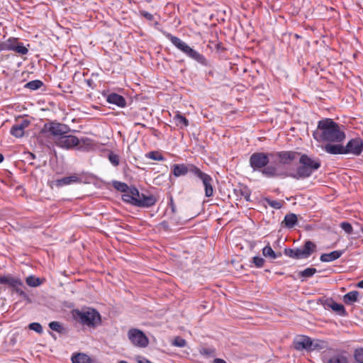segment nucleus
<instances>
[{
    "mask_svg": "<svg viewBox=\"0 0 363 363\" xmlns=\"http://www.w3.org/2000/svg\"><path fill=\"white\" fill-rule=\"evenodd\" d=\"M342 127L331 118H324L318 122L313 137L317 141L340 143L345 138Z\"/></svg>",
    "mask_w": 363,
    "mask_h": 363,
    "instance_id": "obj_1",
    "label": "nucleus"
},
{
    "mask_svg": "<svg viewBox=\"0 0 363 363\" xmlns=\"http://www.w3.org/2000/svg\"><path fill=\"white\" fill-rule=\"evenodd\" d=\"M299 163L300 166L297 168L296 172L291 173L289 177L296 179L308 178L321 165L318 158L311 157L305 154L301 155Z\"/></svg>",
    "mask_w": 363,
    "mask_h": 363,
    "instance_id": "obj_2",
    "label": "nucleus"
},
{
    "mask_svg": "<svg viewBox=\"0 0 363 363\" xmlns=\"http://www.w3.org/2000/svg\"><path fill=\"white\" fill-rule=\"evenodd\" d=\"M167 38L171 43L181 52L188 56L189 58L195 60L203 66H208V60L206 58L198 51L188 45L185 42L180 38L168 33Z\"/></svg>",
    "mask_w": 363,
    "mask_h": 363,
    "instance_id": "obj_3",
    "label": "nucleus"
},
{
    "mask_svg": "<svg viewBox=\"0 0 363 363\" xmlns=\"http://www.w3.org/2000/svg\"><path fill=\"white\" fill-rule=\"evenodd\" d=\"M72 315L74 320L79 323L89 328H96L101 324V319L99 313L93 308L85 310H74Z\"/></svg>",
    "mask_w": 363,
    "mask_h": 363,
    "instance_id": "obj_4",
    "label": "nucleus"
},
{
    "mask_svg": "<svg viewBox=\"0 0 363 363\" xmlns=\"http://www.w3.org/2000/svg\"><path fill=\"white\" fill-rule=\"evenodd\" d=\"M316 250V245L306 240L303 247L295 249H285L284 254L293 259H301L309 257Z\"/></svg>",
    "mask_w": 363,
    "mask_h": 363,
    "instance_id": "obj_5",
    "label": "nucleus"
},
{
    "mask_svg": "<svg viewBox=\"0 0 363 363\" xmlns=\"http://www.w3.org/2000/svg\"><path fill=\"white\" fill-rule=\"evenodd\" d=\"M319 302L323 306L325 309L331 310L338 315L345 316L347 315L344 306L335 302L332 298L323 296L318 299Z\"/></svg>",
    "mask_w": 363,
    "mask_h": 363,
    "instance_id": "obj_6",
    "label": "nucleus"
},
{
    "mask_svg": "<svg viewBox=\"0 0 363 363\" xmlns=\"http://www.w3.org/2000/svg\"><path fill=\"white\" fill-rule=\"evenodd\" d=\"M128 339L133 345L138 347H146L149 340L145 333L136 328L129 330L128 333Z\"/></svg>",
    "mask_w": 363,
    "mask_h": 363,
    "instance_id": "obj_7",
    "label": "nucleus"
},
{
    "mask_svg": "<svg viewBox=\"0 0 363 363\" xmlns=\"http://www.w3.org/2000/svg\"><path fill=\"white\" fill-rule=\"evenodd\" d=\"M269 154L264 152H255L250 157V164L254 171H261L269 162Z\"/></svg>",
    "mask_w": 363,
    "mask_h": 363,
    "instance_id": "obj_8",
    "label": "nucleus"
},
{
    "mask_svg": "<svg viewBox=\"0 0 363 363\" xmlns=\"http://www.w3.org/2000/svg\"><path fill=\"white\" fill-rule=\"evenodd\" d=\"M11 289L12 292L18 294L19 295H26L24 289L26 286L23 281L16 277H13L11 274H7L5 279L4 284Z\"/></svg>",
    "mask_w": 363,
    "mask_h": 363,
    "instance_id": "obj_9",
    "label": "nucleus"
},
{
    "mask_svg": "<svg viewBox=\"0 0 363 363\" xmlns=\"http://www.w3.org/2000/svg\"><path fill=\"white\" fill-rule=\"evenodd\" d=\"M199 169L193 164H175L172 166V174L176 177L185 176L189 172L196 176Z\"/></svg>",
    "mask_w": 363,
    "mask_h": 363,
    "instance_id": "obj_10",
    "label": "nucleus"
},
{
    "mask_svg": "<svg viewBox=\"0 0 363 363\" xmlns=\"http://www.w3.org/2000/svg\"><path fill=\"white\" fill-rule=\"evenodd\" d=\"M345 155L350 154L354 156H359L363 152V140L360 138H355L350 140L344 146Z\"/></svg>",
    "mask_w": 363,
    "mask_h": 363,
    "instance_id": "obj_11",
    "label": "nucleus"
},
{
    "mask_svg": "<svg viewBox=\"0 0 363 363\" xmlns=\"http://www.w3.org/2000/svg\"><path fill=\"white\" fill-rule=\"evenodd\" d=\"M55 143L57 146L62 148L70 149L77 146L79 140L74 135L64 134L62 136L59 137V138H56Z\"/></svg>",
    "mask_w": 363,
    "mask_h": 363,
    "instance_id": "obj_12",
    "label": "nucleus"
},
{
    "mask_svg": "<svg viewBox=\"0 0 363 363\" xmlns=\"http://www.w3.org/2000/svg\"><path fill=\"white\" fill-rule=\"evenodd\" d=\"M203 183L205 190V196L206 197H211L213 195V179L212 177L203 172L201 169L197 172L196 175Z\"/></svg>",
    "mask_w": 363,
    "mask_h": 363,
    "instance_id": "obj_13",
    "label": "nucleus"
},
{
    "mask_svg": "<svg viewBox=\"0 0 363 363\" xmlns=\"http://www.w3.org/2000/svg\"><path fill=\"white\" fill-rule=\"evenodd\" d=\"M45 127L48 128V132L51 135L55 137V139L66 134L69 130L67 125L60 123H50Z\"/></svg>",
    "mask_w": 363,
    "mask_h": 363,
    "instance_id": "obj_14",
    "label": "nucleus"
},
{
    "mask_svg": "<svg viewBox=\"0 0 363 363\" xmlns=\"http://www.w3.org/2000/svg\"><path fill=\"white\" fill-rule=\"evenodd\" d=\"M312 345V340L306 335H300L294 340L293 345L295 350L301 351L303 350H310Z\"/></svg>",
    "mask_w": 363,
    "mask_h": 363,
    "instance_id": "obj_15",
    "label": "nucleus"
},
{
    "mask_svg": "<svg viewBox=\"0 0 363 363\" xmlns=\"http://www.w3.org/2000/svg\"><path fill=\"white\" fill-rule=\"evenodd\" d=\"M136 206L142 208H148L155 204L157 199L153 195H145L144 194H140L137 196Z\"/></svg>",
    "mask_w": 363,
    "mask_h": 363,
    "instance_id": "obj_16",
    "label": "nucleus"
},
{
    "mask_svg": "<svg viewBox=\"0 0 363 363\" xmlns=\"http://www.w3.org/2000/svg\"><path fill=\"white\" fill-rule=\"evenodd\" d=\"M139 196V191L135 187H131L128 191L123 193L122 199L123 201L136 206L137 196Z\"/></svg>",
    "mask_w": 363,
    "mask_h": 363,
    "instance_id": "obj_17",
    "label": "nucleus"
},
{
    "mask_svg": "<svg viewBox=\"0 0 363 363\" xmlns=\"http://www.w3.org/2000/svg\"><path fill=\"white\" fill-rule=\"evenodd\" d=\"M106 101L109 104L116 105L120 108H124L126 106L125 99L116 93H111L106 96Z\"/></svg>",
    "mask_w": 363,
    "mask_h": 363,
    "instance_id": "obj_18",
    "label": "nucleus"
},
{
    "mask_svg": "<svg viewBox=\"0 0 363 363\" xmlns=\"http://www.w3.org/2000/svg\"><path fill=\"white\" fill-rule=\"evenodd\" d=\"M300 153L293 151H283L277 153V157L280 159V162L283 164H289L294 160L297 155Z\"/></svg>",
    "mask_w": 363,
    "mask_h": 363,
    "instance_id": "obj_19",
    "label": "nucleus"
},
{
    "mask_svg": "<svg viewBox=\"0 0 363 363\" xmlns=\"http://www.w3.org/2000/svg\"><path fill=\"white\" fill-rule=\"evenodd\" d=\"M342 255V251L335 250L330 253H324L320 255V259L323 262H329L337 259Z\"/></svg>",
    "mask_w": 363,
    "mask_h": 363,
    "instance_id": "obj_20",
    "label": "nucleus"
},
{
    "mask_svg": "<svg viewBox=\"0 0 363 363\" xmlns=\"http://www.w3.org/2000/svg\"><path fill=\"white\" fill-rule=\"evenodd\" d=\"M324 363H348V357L344 353H336L327 358Z\"/></svg>",
    "mask_w": 363,
    "mask_h": 363,
    "instance_id": "obj_21",
    "label": "nucleus"
},
{
    "mask_svg": "<svg viewBox=\"0 0 363 363\" xmlns=\"http://www.w3.org/2000/svg\"><path fill=\"white\" fill-rule=\"evenodd\" d=\"M324 150L331 155H345L344 146L341 145L327 144L325 145Z\"/></svg>",
    "mask_w": 363,
    "mask_h": 363,
    "instance_id": "obj_22",
    "label": "nucleus"
},
{
    "mask_svg": "<svg viewBox=\"0 0 363 363\" xmlns=\"http://www.w3.org/2000/svg\"><path fill=\"white\" fill-rule=\"evenodd\" d=\"M80 182V179L79 177H77L76 175H72L69 177H63L60 179H57L56 181V185L57 186H62L69 185L72 183H77V182Z\"/></svg>",
    "mask_w": 363,
    "mask_h": 363,
    "instance_id": "obj_23",
    "label": "nucleus"
},
{
    "mask_svg": "<svg viewBox=\"0 0 363 363\" xmlns=\"http://www.w3.org/2000/svg\"><path fill=\"white\" fill-rule=\"evenodd\" d=\"M25 281L26 285L30 287H37L45 281V279L37 277L34 275H30L26 278Z\"/></svg>",
    "mask_w": 363,
    "mask_h": 363,
    "instance_id": "obj_24",
    "label": "nucleus"
},
{
    "mask_svg": "<svg viewBox=\"0 0 363 363\" xmlns=\"http://www.w3.org/2000/svg\"><path fill=\"white\" fill-rule=\"evenodd\" d=\"M72 363H91V357L84 353H76L72 356Z\"/></svg>",
    "mask_w": 363,
    "mask_h": 363,
    "instance_id": "obj_25",
    "label": "nucleus"
},
{
    "mask_svg": "<svg viewBox=\"0 0 363 363\" xmlns=\"http://www.w3.org/2000/svg\"><path fill=\"white\" fill-rule=\"evenodd\" d=\"M297 222V217L294 213H289L286 214L284 217V219L282 223L284 224V226L289 228H293Z\"/></svg>",
    "mask_w": 363,
    "mask_h": 363,
    "instance_id": "obj_26",
    "label": "nucleus"
},
{
    "mask_svg": "<svg viewBox=\"0 0 363 363\" xmlns=\"http://www.w3.org/2000/svg\"><path fill=\"white\" fill-rule=\"evenodd\" d=\"M235 191L238 196L243 198L246 201H250V191L247 186H240L238 189H235Z\"/></svg>",
    "mask_w": 363,
    "mask_h": 363,
    "instance_id": "obj_27",
    "label": "nucleus"
},
{
    "mask_svg": "<svg viewBox=\"0 0 363 363\" xmlns=\"http://www.w3.org/2000/svg\"><path fill=\"white\" fill-rule=\"evenodd\" d=\"M174 121L176 125L181 128L189 125V121L179 112L174 116Z\"/></svg>",
    "mask_w": 363,
    "mask_h": 363,
    "instance_id": "obj_28",
    "label": "nucleus"
},
{
    "mask_svg": "<svg viewBox=\"0 0 363 363\" xmlns=\"http://www.w3.org/2000/svg\"><path fill=\"white\" fill-rule=\"evenodd\" d=\"M262 174L267 177H274L277 176V169L273 166H266L261 171Z\"/></svg>",
    "mask_w": 363,
    "mask_h": 363,
    "instance_id": "obj_29",
    "label": "nucleus"
},
{
    "mask_svg": "<svg viewBox=\"0 0 363 363\" xmlns=\"http://www.w3.org/2000/svg\"><path fill=\"white\" fill-rule=\"evenodd\" d=\"M18 41L16 38H11L4 42V50H14Z\"/></svg>",
    "mask_w": 363,
    "mask_h": 363,
    "instance_id": "obj_30",
    "label": "nucleus"
},
{
    "mask_svg": "<svg viewBox=\"0 0 363 363\" xmlns=\"http://www.w3.org/2000/svg\"><path fill=\"white\" fill-rule=\"evenodd\" d=\"M199 353L205 357H213L216 355V349L213 347H202L199 350Z\"/></svg>",
    "mask_w": 363,
    "mask_h": 363,
    "instance_id": "obj_31",
    "label": "nucleus"
},
{
    "mask_svg": "<svg viewBox=\"0 0 363 363\" xmlns=\"http://www.w3.org/2000/svg\"><path fill=\"white\" fill-rule=\"evenodd\" d=\"M262 255L266 257H269L273 259L278 257V255L274 252L269 243L262 249Z\"/></svg>",
    "mask_w": 363,
    "mask_h": 363,
    "instance_id": "obj_32",
    "label": "nucleus"
},
{
    "mask_svg": "<svg viewBox=\"0 0 363 363\" xmlns=\"http://www.w3.org/2000/svg\"><path fill=\"white\" fill-rule=\"evenodd\" d=\"M43 85V83L42 81L36 79L26 83L25 87L34 91L40 89Z\"/></svg>",
    "mask_w": 363,
    "mask_h": 363,
    "instance_id": "obj_33",
    "label": "nucleus"
},
{
    "mask_svg": "<svg viewBox=\"0 0 363 363\" xmlns=\"http://www.w3.org/2000/svg\"><path fill=\"white\" fill-rule=\"evenodd\" d=\"M325 347H326V342L323 340H312V345H311V347L310 348V350H323V349H325Z\"/></svg>",
    "mask_w": 363,
    "mask_h": 363,
    "instance_id": "obj_34",
    "label": "nucleus"
},
{
    "mask_svg": "<svg viewBox=\"0 0 363 363\" xmlns=\"http://www.w3.org/2000/svg\"><path fill=\"white\" fill-rule=\"evenodd\" d=\"M11 134L16 138H21L24 134V130L22 128L19 127L18 125H14L11 129Z\"/></svg>",
    "mask_w": 363,
    "mask_h": 363,
    "instance_id": "obj_35",
    "label": "nucleus"
},
{
    "mask_svg": "<svg viewBox=\"0 0 363 363\" xmlns=\"http://www.w3.org/2000/svg\"><path fill=\"white\" fill-rule=\"evenodd\" d=\"M147 158H150L156 161H163L164 160V157L157 151L150 152L146 155Z\"/></svg>",
    "mask_w": 363,
    "mask_h": 363,
    "instance_id": "obj_36",
    "label": "nucleus"
},
{
    "mask_svg": "<svg viewBox=\"0 0 363 363\" xmlns=\"http://www.w3.org/2000/svg\"><path fill=\"white\" fill-rule=\"evenodd\" d=\"M113 186L116 189L123 193L128 191L130 189L125 183L121 182H114Z\"/></svg>",
    "mask_w": 363,
    "mask_h": 363,
    "instance_id": "obj_37",
    "label": "nucleus"
},
{
    "mask_svg": "<svg viewBox=\"0 0 363 363\" xmlns=\"http://www.w3.org/2000/svg\"><path fill=\"white\" fill-rule=\"evenodd\" d=\"M317 272L315 268L308 267L299 272L301 277L308 278L312 277Z\"/></svg>",
    "mask_w": 363,
    "mask_h": 363,
    "instance_id": "obj_38",
    "label": "nucleus"
},
{
    "mask_svg": "<svg viewBox=\"0 0 363 363\" xmlns=\"http://www.w3.org/2000/svg\"><path fill=\"white\" fill-rule=\"evenodd\" d=\"M172 345L178 347H184L186 345V341L184 338L177 336L172 340Z\"/></svg>",
    "mask_w": 363,
    "mask_h": 363,
    "instance_id": "obj_39",
    "label": "nucleus"
},
{
    "mask_svg": "<svg viewBox=\"0 0 363 363\" xmlns=\"http://www.w3.org/2000/svg\"><path fill=\"white\" fill-rule=\"evenodd\" d=\"M14 51L21 55H26L28 52V50L23 45L22 43L18 42L14 49Z\"/></svg>",
    "mask_w": 363,
    "mask_h": 363,
    "instance_id": "obj_40",
    "label": "nucleus"
},
{
    "mask_svg": "<svg viewBox=\"0 0 363 363\" xmlns=\"http://www.w3.org/2000/svg\"><path fill=\"white\" fill-rule=\"evenodd\" d=\"M49 327L51 330L61 333L63 330L62 325L57 321H52L49 323Z\"/></svg>",
    "mask_w": 363,
    "mask_h": 363,
    "instance_id": "obj_41",
    "label": "nucleus"
},
{
    "mask_svg": "<svg viewBox=\"0 0 363 363\" xmlns=\"http://www.w3.org/2000/svg\"><path fill=\"white\" fill-rule=\"evenodd\" d=\"M354 356L357 362L363 363V348L357 349Z\"/></svg>",
    "mask_w": 363,
    "mask_h": 363,
    "instance_id": "obj_42",
    "label": "nucleus"
},
{
    "mask_svg": "<svg viewBox=\"0 0 363 363\" xmlns=\"http://www.w3.org/2000/svg\"><path fill=\"white\" fill-rule=\"evenodd\" d=\"M265 260L261 257H254L252 258V263L258 268L262 267L264 264Z\"/></svg>",
    "mask_w": 363,
    "mask_h": 363,
    "instance_id": "obj_43",
    "label": "nucleus"
},
{
    "mask_svg": "<svg viewBox=\"0 0 363 363\" xmlns=\"http://www.w3.org/2000/svg\"><path fill=\"white\" fill-rule=\"evenodd\" d=\"M340 225L346 233L351 234L352 233L353 228L350 223L342 222Z\"/></svg>",
    "mask_w": 363,
    "mask_h": 363,
    "instance_id": "obj_44",
    "label": "nucleus"
},
{
    "mask_svg": "<svg viewBox=\"0 0 363 363\" xmlns=\"http://www.w3.org/2000/svg\"><path fill=\"white\" fill-rule=\"evenodd\" d=\"M29 329L37 332L38 333H43V328L41 325L38 323H32L29 325Z\"/></svg>",
    "mask_w": 363,
    "mask_h": 363,
    "instance_id": "obj_45",
    "label": "nucleus"
},
{
    "mask_svg": "<svg viewBox=\"0 0 363 363\" xmlns=\"http://www.w3.org/2000/svg\"><path fill=\"white\" fill-rule=\"evenodd\" d=\"M108 160L114 166H118L119 164V157L117 155L111 153L108 155Z\"/></svg>",
    "mask_w": 363,
    "mask_h": 363,
    "instance_id": "obj_46",
    "label": "nucleus"
},
{
    "mask_svg": "<svg viewBox=\"0 0 363 363\" xmlns=\"http://www.w3.org/2000/svg\"><path fill=\"white\" fill-rule=\"evenodd\" d=\"M358 296H344V301L347 304H352L358 301Z\"/></svg>",
    "mask_w": 363,
    "mask_h": 363,
    "instance_id": "obj_47",
    "label": "nucleus"
},
{
    "mask_svg": "<svg viewBox=\"0 0 363 363\" xmlns=\"http://www.w3.org/2000/svg\"><path fill=\"white\" fill-rule=\"evenodd\" d=\"M267 203H268V204L270 206H272V207H273L274 208H277V209H279V208H280L281 207V203L279 201H269V200H268Z\"/></svg>",
    "mask_w": 363,
    "mask_h": 363,
    "instance_id": "obj_48",
    "label": "nucleus"
},
{
    "mask_svg": "<svg viewBox=\"0 0 363 363\" xmlns=\"http://www.w3.org/2000/svg\"><path fill=\"white\" fill-rule=\"evenodd\" d=\"M140 15L145 17L146 19L149 21L153 20V16L150 13L145 11H140Z\"/></svg>",
    "mask_w": 363,
    "mask_h": 363,
    "instance_id": "obj_49",
    "label": "nucleus"
},
{
    "mask_svg": "<svg viewBox=\"0 0 363 363\" xmlns=\"http://www.w3.org/2000/svg\"><path fill=\"white\" fill-rule=\"evenodd\" d=\"M19 127L22 128V129L24 130V129L30 125V121L28 120H23L20 123H17Z\"/></svg>",
    "mask_w": 363,
    "mask_h": 363,
    "instance_id": "obj_50",
    "label": "nucleus"
},
{
    "mask_svg": "<svg viewBox=\"0 0 363 363\" xmlns=\"http://www.w3.org/2000/svg\"><path fill=\"white\" fill-rule=\"evenodd\" d=\"M138 363H153L151 361H150L149 359L145 358V357H143L141 358L140 359H139L138 361Z\"/></svg>",
    "mask_w": 363,
    "mask_h": 363,
    "instance_id": "obj_51",
    "label": "nucleus"
},
{
    "mask_svg": "<svg viewBox=\"0 0 363 363\" xmlns=\"http://www.w3.org/2000/svg\"><path fill=\"white\" fill-rule=\"evenodd\" d=\"M6 277V274H0V284L4 285L5 279Z\"/></svg>",
    "mask_w": 363,
    "mask_h": 363,
    "instance_id": "obj_52",
    "label": "nucleus"
},
{
    "mask_svg": "<svg viewBox=\"0 0 363 363\" xmlns=\"http://www.w3.org/2000/svg\"><path fill=\"white\" fill-rule=\"evenodd\" d=\"M213 363H227V362L223 359L216 358L213 360Z\"/></svg>",
    "mask_w": 363,
    "mask_h": 363,
    "instance_id": "obj_53",
    "label": "nucleus"
},
{
    "mask_svg": "<svg viewBox=\"0 0 363 363\" xmlns=\"http://www.w3.org/2000/svg\"><path fill=\"white\" fill-rule=\"evenodd\" d=\"M345 295H358V291L356 290H353V291H349Z\"/></svg>",
    "mask_w": 363,
    "mask_h": 363,
    "instance_id": "obj_54",
    "label": "nucleus"
},
{
    "mask_svg": "<svg viewBox=\"0 0 363 363\" xmlns=\"http://www.w3.org/2000/svg\"><path fill=\"white\" fill-rule=\"evenodd\" d=\"M357 286L359 288H363V279L357 283Z\"/></svg>",
    "mask_w": 363,
    "mask_h": 363,
    "instance_id": "obj_55",
    "label": "nucleus"
},
{
    "mask_svg": "<svg viewBox=\"0 0 363 363\" xmlns=\"http://www.w3.org/2000/svg\"><path fill=\"white\" fill-rule=\"evenodd\" d=\"M4 50V42H0V52Z\"/></svg>",
    "mask_w": 363,
    "mask_h": 363,
    "instance_id": "obj_56",
    "label": "nucleus"
},
{
    "mask_svg": "<svg viewBox=\"0 0 363 363\" xmlns=\"http://www.w3.org/2000/svg\"><path fill=\"white\" fill-rule=\"evenodd\" d=\"M4 160V156L0 153V163Z\"/></svg>",
    "mask_w": 363,
    "mask_h": 363,
    "instance_id": "obj_57",
    "label": "nucleus"
},
{
    "mask_svg": "<svg viewBox=\"0 0 363 363\" xmlns=\"http://www.w3.org/2000/svg\"><path fill=\"white\" fill-rule=\"evenodd\" d=\"M161 225H162L164 227L167 226V223L165 221H163Z\"/></svg>",
    "mask_w": 363,
    "mask_h": 363,
    "instance_id": "obj_58",
    "label": "nucleus"
},
{
    "mask_svg": "<svg viewBox=\"0 0 363 363\" xmlns=\"http://www.w3.org/2000/svg\"><path fill=\"white\" fill-rule=\"evenodd\" d=\"M135 125H141V126H143V127H145V126L144 124H143V123H136Z\"/></svg>",
    "mask_w": 363,
    "mask_h": 363,
    "instance_id": "obj_59",
    "label": "nucleus"
},
{
    "mask_svg": "<svg viewBox=\"0 0 363 363\" xmlns=\"http://www.w3.org/2000/svg\"><path fill=\"white\" fill-rule=\"evenodd\" d=\"M119 363H128V362H127L125 361H121Z\"/></svg>",
    "mask_w": 363,
    "mask_h": 363,
    "instance_id": "obj_60",
    "label": "nucleus"
}]
</instances>
